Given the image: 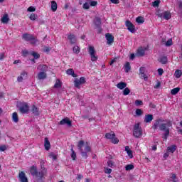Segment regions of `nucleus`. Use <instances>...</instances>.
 I'll return each mask as SVG.
<instances>
[{
  "instance_id": "nucleus-1",
  "label": "nucleus",
  "mask_w": 182,
  "mask_h": 182,
  "mask_svg": "<svg viewBox=\"0 0 182 182\" xmlns=\"http://www.w3.org/2000/svg\"><path fill=\"white\" fill-rule=\"evenodd\" d=\"M173 127V123L171 121H164L163 119H158L154 123L152 126V129L154 130H157L159 129L161 132H164V134L162 136V139L164 140H167V137L170 135V127Z\"/></svg>"
},
{
  "instance_id": "nucleus-2",
  "label": "nucleus",
  "mask_w": 182,
  "mask_h": 182,
  "mask_svg": "<svg viewBox=\"0 0 182 182\" xmlns=\"http://www.w3.org/2000/svg\"><path fill=\"white\" fill-rule=\"evenodd\" d=\"M30 173L33 177H35L36 178H38V180H42L43 178H45L48 174V171L46 170V168L42 166L41 170L38 171V168H36V166H31L30 168Z\"/></svg>"
},
{
  "instance_id": "nucleus-3",
  "label": "nucleus",
  "mask_w": 182,
  "mask_h": 182,
  "mask_svg": "<svg viewBox=\"0 0 182 182\" xmlns=\"http://www.w3.org/2000/svg\"><path fill=\"white\" fill-rule=\"evenodd\" d=\"M77 148L81 153L82 157L83 159H87V153H90V146L88 145H85V141H80L77 144Z\"/></svg>"
},
{
  "instance_id": "nucleus-4",
  "label": "nucleus",
  "mask_w": 182,
  "mask_h": 182,
  "mask_svg": "<svg viewBox=\"0 0 182 182\" xmlns=\"http://www.w3.org/2000/svg\"><path fill=\"white\" fill-rule=\"evenodd\" d=\"M133 136L136 139H140L143 136V129H141L139 124H135L134 125Z\"/></svg>"
},
{
  "instance_id": "nucleus-5",
  "label": "nucleus",
  "mask_w": 182,
  "mask_h": 182,
  "mask_svg": "<svg viewBox=\"0 0 182 182\" xmlns=\"http://www.w3.org/2000/svg\"><path fill=\"white\" fill-rule=\"evenodd\" d=\"M22 38L24 41H26V42H31V45H35V43L38 42V40L36 39L32 34L24 33L23 34Z\"/></svg>"
},
{
  "instance_id": "nucleus-6",
  "label": "nucleus",
  "mask_w": 182,
  "mask_h": 182,
  "mask_svg": "<svg viewBox=\"0 0 182 182\" xmlns=\"http://www.w3.org/2000/svg\"><path fill=\"white\" fill-rule=\"evenodd\" d=\"M105 137L108 140H110V141L112 142L113 144H117L119 143V139L116 137V134H114V132L107 133L105 134Z\"/></svg>"
},
{
  "instance_id": "nucleus-7",
  "label": "nucleus",
  "mask_w": 182,
  "mask_h": 182,
  "mask_svg": "<svg viewBox=\"0 0 182 182\" xmlns=\"http://www.w3.org/2000/svg\"><path fill=\"white\" fill-rule=\"evenodd\" d=\"M84 83H86V78L85 77H80V79L75 78L74 80V86L77 89L80 87V85H84Z\"/></svg>"
},
{
  "instance_id": "nucleus-8",
  "label": "nucleus",
  "mask_w": 182,
  "mask_h": 182,
  "mask_svg": "<svg viewBox=\"0 0 182 182\" xmlns=\"http://www.w3.org/2000/svg\"><path fill=\"white\" fill-rule=\"evenodd\" d=\"M88 52L91 56L92 62H96L97 60V57H96V55H95V53H96V51L95 50V47L89 46Z\"/></svg>"
},
{
  "instance_id": "nucleus-9",
  "label": "nucleus",
  "mask_w": 182,
  "mask_h": 182,
  "mask_svg": "<svg viewBox=\"0 0 182 182\" xmlns=\"http://www.w3.org/2000/svg\"><path fill=\"white\" fill-rule=\"evenodd\" d=\"M19 110L21 113H28L29 112V105L26 102H22L20 104Z\"/></svg>"
},
{
  "instance_id": "nucleus-10",
  "label": "nucleus",
  "mask_w": 182,
  "mask_h": 182,
  "mask_svg": "<svg viewBox=\"0 0 182 182\" xmlns=\"http://www.w3.org/2000/svg\"><path fill=\"white\" fill-rule=\"evenodd\" d=\"M59 124L60 126H64V124H67L68 127H72V121H70L69 118L66 117L60 121Z\"/></svg>"
},
{
  "instance_id": "nucleus-11",
  "label": "nucleus",
  "mask_w": 182,
  "mask_h": 182,
  "mask_svg": "<svg viewBox=\"0 0 182 182\" xmlns=\"http://www.w3.org/2000/svg\"><path fill=\"white\" fill-rule=\"evenodd\" d=\"M125 25L128 31H129L131 33H134V32H136V29L134 28V25H133L132 23L130 22V21H127L125 23Z\"/></svg>"
},
{
  "instance_id": "nucleus-12",
  "label": "nucleus",
  "mask_w": 182,
  "mask_h": 182,
  "mask_svg": "<svg viewBox=\"0 0 182 182\" xmlns=\"http://www.w3.org/2000/svg\"><path fill=\"white\" fill-rule=\"evenodd\" d=\"M18 179L20 182H28V177H26V174L23 171L19 173Z\"/></svg>"
},
{
  "instance_id": "nucleus-13",
  "label": "nucleus",
  "mask_w": 182,
  "mask_h": 182,
  "mask_svg": "<svg viewBox=\"0 0 182 182\" xmlns=\"http://www.w3.org/2000/svg\"><path fill=\"white\" fill-rule=\"evenodd\" d=\"M105 38L107 41V45H112V43H113V42H114V37H113L112 36V34H110V33H107L105 35Z\"/></svg>"
},
{
  "instance_id": "nucleus-14",
  "label": "nucleus",
  "mask_w": 182,
  "mask_h": 182,
  "mask_svg": "<svg viewBox=\"0 0 182 182\" xmlns=\"http://www.w3.org/2000/svg\"><path fill=\"white\" fill-rule=\"evenodd\" d=\"M159 16L160 18H164V19H166V21H168V19L171 18V14L168 11H165L161 14H159Z\"/></svg>"
},
{
  "instance_id": "nucleus-15",
  "label": "nucleus",
  "mask_w": 182,
  "mask_h": 182,
  "mask_svg": "<svg viewBox=\"0 0 182 182\" xmlns=\"http://www.w3.org/2000/svg\"><path fill=\"white\" fill-rule=\"evenodd\" d=\"M153 119H154V117H153V114H149L145 115L144 122L145 123H151V122H153Z\"/></svg>"
},
{
  "instance_id": "nucleus-16",
  "label": "nucleus",
  "mask_w": 182,
  "mask_h": 182,
  "mask_svg": "<svg viewBox=\"0 0 182 182\" xmlns=\"http://www.w3.org/2000/svg\"><path fill=\"white\" fill-rule=\"evenodd\" d=\"M68 38L71 45L76 43V36L75 34H69Z\"/></svg>"
},
{
  "instance_id": "nucleus-17",
  "label": "nucleus",
  "mask_w": 182,
  "mask_h": 182,
  "mask_svg": "<svg viewBox=\"0 0 182 182\" xmlns=\"http://www.w3.org/2000/svg\"><path fill=\"white\" fill-rule=\"evenodd\" d=\"M176 150H177V146L176 145H171L170 146L167 147V151L168 153H174V151H176Z\"/></svg>"
},
{
  "instance_id": "nucleus-18",
  "label": "nucleus",
  "mask_w": 182,
  "mask_h": 182,
  "mask_svg": "<svg viewBox=\"0 0 182 182\" xmlns=\"http://www.w3.org/2000/svg\"><path fill=\"white\" fill-rule=\"evenodd\" d=\"M127 84L126 82H120L117 85V87L120 89V90H123V89H126Z\"/></svg>"
},
{
  "instance_id": "nucleus-19",
  "label": "nucleus",
  "mask_w": 182,
  "mask_h": 182,
  "mask_svg": "<svg viewBox=\"0 0 182 182\" xmlns=\"http://www.w3.org/2000/svg\"><path fill=\"white\" fill-rule=\"evenodd\" d=\"M45 143H44V146L46 150H49L50 149V142H49V139L47 137L45 138Z\"/></svg>"
},
{
  "instance_id": "nucleus-20",
  "label": "nucleus",
  "mask_w": 182,
  "mask_h": 182,
  "mask_svg": "<svg viewBox=\"0 0 182 182\" xmlns=\"http://www.w3.org/2000/svg\"><path fill=\"white\" fill-rule=\"evenodd\" d=\"M38 80H43V79H46V73L40 72L38 74Z\"/></svg>"
},
{
  "instance_id": "nucleus-21",
  "label": "nucleus",
  "mask_w": 182,
  "mask_h": 182,
  "mask_svg": "<svg viewBox=\"0 0 182 182\" xmlns=\"http://www.w3.org/2000/svg\"><path fill=\"white\" fill-rule=\"evenodd\" d=\"M38 70H41V72L46 73L48 70V65H39L37 68Z\"/></svg>"
},
{
  "instance_id": "nucleus-22",
  "label": "nucleus",
  "mask_w": 182,
  "mask_h": 182,
  "mask_svg": "<svg viewBox=\"0 0 182 182\" xmlns=\"http://www.w3.org/2000/svg\"><path fill=\"white\" fill-rule=\"evenodd\" d=\"M31 112L34 114V116H39V109H38V107H36V106L33 105Z\"/></svg>"
},
{
  "instance_id": "nucleus-23",
  "label": "nucleus",
  "mask_w": 182,
  "mask_h": 182,
  "mask_svg": "<svg viewBox=\"0 0 182 182\" xmlns=\"http://www.w3.org/2000/svg\"><path fill=\"white\" fill-rule=\"evenodd\" d=\"M57 9H58V4L56 3V1H51V11H53V12H56Z\"/></svg>"
},
{
  "instance_id": "nucleus-24",
  "label": "nucleus",
  "mask_w": 182,
  "mask_h": 182,
  "mask_svg": "<svg viewBox=\"0 0 182 182\" xmlns=\"http://www.w3.org/2000/svg\"><path fill=\"white\" fill-rule=\"evenodd\" d=\"M94 23L97 26V28H100V25H102V19H100L99 17L95 18L94 20Z\"/></svg>"
},
{
  "instance_id": "nucleus-25",
  "label": "nucleus",
  "mask_w": 182,
  "mask_h": 182,
  "mask_svg": "<svg viewBox=\"0 0 182 182\" xmlns=\"http://www.w3.org/2000/svg\"><path fill=\"white\" fill-rule=\"evenodd\" d=\"M12 120L14 123H18L19 122V117H18V113L14 112L12 114Z\"/></svg>"
},
{
  "instance_id": "nucleus-26",
  "label": "nucleus",
  "mask_w": 182,
  "mask_h": 182,
  "mask_svg": "<svg viewBox=\"0 0 182 182\" xmlns=\"http://www.w3.org/2000/svg\"><path fill=\"white\" fill-rule=\"evenodd\" d=\"M125 151H127L130 159H133V152L130 150V147H129V146H125Z\"/></svg>"
},
{
  "instance_id": "nucleus-27",
  "label": "nucleus",
  "mask_w": 182,
  "mask_h": 182,
  "mask_svg": "<svg viewBox=\"0 0 182 182\" xmlns=\"http://www.w3.org/2000/svg\"><path fill=\"white\" fill-rule=\"evenodd\" d=\"M145 52L146 51L144 50V49H143V48H141L137 50L136 55L137 56H144Z\"/></svg>"
},
{
  "instance_id": "nucleus-28",
  "label": "nucleus",
  "mask_w": 182,
  "mask_h": 182,
  "mask_svg": "<svg viewBox=\"0 0 182 182\" xmlns=\"http://www.w3.org/2000/svg\"><path fill=\"white\" fill-rule=\"evenodd\" d=\"M54 87L55 89H60V87H62V82H60V80H56Z\"/></svg>"
},
{
  "instance_id": "nucleus-29",
  "label": "nucleus",
  "mask_w": 182,
  "mask_h": 182,
  "mask_svg": "<svg viewBox=\"0 0 182 182\" xmlns=\"http://www.w3.org/2000/svg\"><path fill=\"white\" fill-rule=\"evenodd\" d=\"M1 22L2 23H8V22H9V17L8 16V14H5L1 18Z\"/></svg>"
},
{
  "instance_id": "nucleus-30",
  "label": "nucleus",
  "mask_w": 182,
  "mask_h": 182,
  "mask_svg": "<svg viewBox=\"0 0 182 182\" xmlns=\"http://www.w3.org/2000/svg\"><path fill=\"white\" fill-rule=\"evenodd\" d=\"M159 61L162 65H166V63H167V57H166V56L161 57V58H159Z\"/></svg>"
},
{
  "instance_id": "nucleus-31",
  "label": "nucleus",
  "mask_w": 182,
  "mask_h": 182,
  "mask_svg": "<svg viewBox=\"0 0 182 182\" xmlns=\"http://www.w3.org/2000/svg\"><path fill=\"white\" fill-rule=\"evenodd\" d=\"M130 63L127 62L126 63L125 65H124V70L126 72V73H129V72H130Z\"/></svg>"
},
{
  "instance_id": "nucleus-32",
  "label": "nucleus",
  "mask_w": 182,
  "mask_h": 182,
  "mask_svg": "<svg viewBox=\"0 0 182 182\" xmlns=\"http://www.w3.org/2000/svg\"><path fill=\"white\" fill-rule=\"evenodd\" d=\"M73 51L74 53H76V55H78V53H80V48H79L77 46H75L73 48Z\"/></svg>"
},
{
  "instance_id": "nucleus-33",
  "label": "nucleus",
  "mask_w": 182,
  "mask_h": 182,
  "mask_svg": "<svg viewBox=\"0 0 182 182\" xmlns=\"http://www.w3.org/2000/svg\"><path fill=\"white\" fill-rule=\"evenodd\" d=\"M179 92H180V87H176L171 90V94H172L173 95H176Z\"/></svg>"
},
{
  "instance_id": "nucleus-34",
  "label": "nucleus",
  "mask_w": 182,
  "mask_h": 182,
  "mask_svg": "<svg viewBox=\"0 0 182 182\" xmlns=\"http://www.w3.org/2000/svg\"><path fill=\"white\" fill-rule=\"evenodd\" d=\"M26 73L25 72L21 73V76H18L17 77V81L19 82H22V80H23V76H26Z\"/></svg>"
},
{
  "instance_id": "nucleus-35",
  "label": "nucleus",
  "mask_w": 182,
  "mask_h": 182,
  "mask_svg": "<svg viewBox=\"0 0 182 182\" xmlns=\"http://www.w3.org/2000/svg\"><path fill=\"white\" fill-rule=\"evenodd\" d=\"M136 22L137 23H144V18L142 16H139L136 18Z\"/></svg>"
},
{
  "instance_id": "nucleus-36",
  "label": "nucleus",
  "mask_w": 182,
  "mask_h": 182,
  "mask_svg": "<svg viewBox=\"0 0 182 182\" xmlns=\"http://www.w3.org/2000/svg\"><path fill=\"white\" fill-rule=\"evenodd\" d=\"M31 55L33 56L34 59H39L41 58V55L35 51L31 52Z\"/></svg>"
},
{
  "instance_id": "nucleus-37",
  "label": "nucleus",
  "mask_w": 182,
  "mask_h": 182,
  "mask_svg": "<svg viewBox=\"0 0 182 182\" xmlns=\"http://www.w3.org/2000/svg\"><path fill=\"white\" fill-rule=\"evenodd\" d=\"M181 75H182V72L180 70H177L175 72V76L176 77H177V79H180V77H181Z\"/></svg>"
},
{
  "instance_id": "nucleus-38",
  "label": "nucleus",
  "mask_w": 182,
  "mask_h": 182,
  "mask_svg": "<svg viewBox=\"0 0 182 182\" xmlns=\"http://www.w3.org/2000/svg\"><path fill=\"white\" fill-rule=\"evenodd\" d=\"M133 168H134L133 164H128L125 166L126 171H130V170H133Z\"/></svg>"
},
{
  "instance_id": "nucleus-39",
  "label": "nucleus",
  "mask_w": 182,
  "mask_h": 182,
  "mask_svg": "<svg viewBox=\"0 0 182 182\" xmlns=\"http://www.w3.org/2000/svg\"><path fill=\"white\" fill-rule=\"evenodd\" d=\"M129 94H130V89H129V87L124 88V90H123V95L127 96Z\"/></svg>"
},
{
  "instance_id": "nucleus-40",
  "label": "nucleus",
  "mask_w": 182,
  "mask_h": 182,
  "mask_svg": "<svg viewBox=\"0 0 182 182\" xmlns=\"http://www.w3.org/2000/svg\"><path fill=\"white\" fill-rule=\"evenodd\" d=\"M82 8H83V9H90V3H89V2H85V3L82 5Z\"/></svg>"
},
{
  "instance_id": "nucleus-41",
  "label": "nucleus",
  "mask_w": 182,
  "mask_h": 182,
  "mask_svg": "<svg viewBox=\"0 0 182 182\" xmlns=\"http://www.w3.org/2000/svg\"><path fill=\"white\" fill-rule=\"evenodd\" d=\"M38 18V15L35 14H31L30 16L31 21H36Z\"/></svg>"
},
{
  "instance_id": "nucleus-42",
  "label": "nucleus",
  "mask_w": 182,
  "mask_h": 182,
  "mask_svg": "<svg viewBox=\"0 0 182 182\" xmlns=\"http://www.w3.org/2000/svg\"><path fill=\"white\" fill-rule=\"evenodd\" d=\"M135 113L136 116H141V114H143V111L141 109H136Z\"/></svg>"
},
{
  "instance_id": "nucleus-43",
  "label": "nucleus",
  "mask_w": 182,
  "mask_h": 182,
  "mask_svg": "<svg viewBox=\"0 0 182 182\" xmlns=\"http://www.w3.org/2000/svg\"><path fill=\"white\" fill-rule=\"evenodd\" d=\"M71 158L73 159V160H76V152H75V150H73V149H71Z\"/></svg>"
},
{
  "instance_id": "nucleus-44",
  "label": "nucleus",
  "mask_w": 182,
  "mask_h": 182,
  "mask_svg": "<svg viewBox=\"0 0 182 182\" xmlns=\"http://www.w3.org/2000/svg\"><path fill=\"white\" fill-rule=\"evenodd\" d=\"M166 46H171V45H173V39L169 38L166 43Z\"/></svg>"
},
{
  "instance_id": "nucleus-45",
  "label": "nucleus",
  "mask_w": 182,
  "mask_h": 182,
  "mask_svg": "<svg viewBox=\"0 0 182 182\" xmlns=\"http://www.w3.org/2000/svg\"><path fill=\"white\" fill-rule=\"evenodd\" d=\"M160 5V0H156L153 2V6L154 8H156V6H159Z\"/></svg>"
},
{
  "instance_id": "nucleus-46",
  "label": "nucleus",
  "mask_w": 182,
  "mask_h": 182,
  "mask_svg": "<svg viewBox=\"0 0 182 182\" xmlns=\"http://www.w3.org/2000/svg\"><path fill=\"white\" fill-rule=\"evenodd\" d=\"M140 76H141V79H144L146 82L149 79V77L146 76L145 73L141 74Z\"/></svg>"
},
{
  "instance_id": "nucleus-47",
  "label": "nucleus",
  "mask_w": 182,
  "mask_h": 182,
  "mask_svg": "<svg viewBox=\"0 0 182 182\" xmlns=\"http://www.w3.org/2000/svg\"><path fill=\"white\" fill-rule=\"evenodd\" d=\"M135 105L136 106H141V105H143V101L137 100L135 101Z\"/></svg>"
},
{
  "instance_id": "nucleus-48",
  "label": "nucleus",
  "mask_w": 182,
  "mask_h": 182,
  "mask_svg": "<svg viewBox=\"0 0 182 182\" xmlns=\"http://www.w3.org/2000/svg\"><path fill=\"white\" fill-rule=\"evenodd\" d=\"M146 72V68L141 67L139 68V75H142V73H144Z\"/></svg>"
},
{
  "instance_id": "nucleus-49",
  "label": "nucleus",
  "mask_w": 182,
  "mask_h": 182,
  "mask_svg": "<svg viewBox=\"0 0 182 182\" xmlns=\"http://www.w3.org/2000/svg\"><path fill=\"white\" fill-rule=\"evenodd\" d=\"M27 11L28 12H35V11H36V9H35V7L33 6H30L28 8Z\"/></svg>"
},
{
  "instance_id": "nucleus-50",
  "label": "nucleus",
  "mask_w": 182,
  "mask_h": 182,
  "mask_svg": "<svg viewBox=\"0 0 182 182\" xmlns=\"http://www.w3.org/2000/svg\"><path fill=\"white\" fill-rule=\"evenodd\" d=\"M97 5V1H92L90 2V6H96Z\"/></svg>"
},
{
  "instance_id": "nucleus-51",
  "label": "nucleus",
  "mask_w": 182,
  "mask_h": 182,
  "mask_svg": "<svg viewBox=\"0 0 182 182\" xmlns=\"http://www.w3.org/2000/svg\"><path fill=\"white\" fill-rule=\"evenodd\" d=\"M28 54H29V51H28V50H23L22 51V55L24 56V57H26L27 55H28Z\"/></svg>"
},
{
  "instance_id": "nucleus-52",
  "label": "nucleus",
  "mask_w": 182,
  "mask_h": 182,
  "mask_svg": "<svg viewBox=\"0 0 182 182\" xmlns=\"http://www.w3.org/2000/svg\"><path fill=\"white\" fill-rule=\"evenodd\" d=\"M177 4L180 9H182V0H176Z\"/></svg>"
},
{
  "instance_id": "nucleus-53",
  "label": "nucleus",
  "mask_w": 182,
  "mask_h": 182,
  "mask_svg": "<svg viewBox=\"0 0 182 182\" xmlns=\"http://www.w3.org/2000/svg\"><path fill=\"white\" fill-rule=\"evenodd\" d=\"M73 69H68L67 70L66 73H67V75H72L73 74Z\"/></svg>"
},
{
  "instance_id": "nucleus-54",
  "label": "nucleus",
  "mask_w": 182,
  "mask_h": 182,
  "mask_svg": "<svg viewBox=\"0 0 182 182\" xmlns=\"http://www.w3.org/2000/svg\"><path fill=\"white\" fill-rule=\"evenodd\" d=\"M43 52H46V53H49L50 52V48L45 47L43 49Z\"/></svg>"
},
{
  "instance_id": "nucleus-55",
  "label": "nucleus",
  "mask_w": 182,
  "mask_h": 182,
  "mask_svg": "<svg viewBox=\"0 0 182 182\" xmlns=\"http://www.w3.org/2000/svg\"><path fill=\"white\" fill-rule=\"evenodd\" d=\"M107 166H109V167H112L113 166H114V164H113V161H107Z\"/></svg>"
},
{
  "instance_id": "nucleus-56",
  "label": "nucleus",
  "mask_w": 182,
  "mask_h": 182,
  "mask_svg": "<svg viewBox=\"0 0 182 182\" xmlns=\"http://www.w3.org/2000/svg\"><path fill=\"white\" fill-rule=\"evenodd\" d=\"M6 150V145H2L0 146V151H5Z\"/></svg>"
},
{
  "instance_id": "nucleus-57",
  "label": "nucleus",
  "mask_w": 182,
  "mask_h": 182,
  "mask_svg": "<svg viewBox=\"0 0 182 182\" xmlns=\"http://www.w3.org/2000/svg\"><path fill=\"white\" fill-rule=\"evenodd\" d=\"M158 73H159V76H161V75H163V73H164V70H163V69H161V68H159Z\"/></svg>"
},
{
  "instance_id": "nucleus-58",
  "label": "nucleus",
  "mask_w": 182,
  "mask_h": 182,
  "mask_svg": "<svg viewBox=\"0 0 182 182\" xmlns=\"http://www.w3.org/2000/svg\"><path fill=\"white\" fill-rule=\"evenodd\" d=\"M168 156H170V152L167 151V152L164 154V159H167V157H168Z\"/></svg>"
},
{
  "instance_id": "nucleus-59",
  "label": "nucleus",
  "mask_w": 182,
  "mask_h": 182,
  "mask_svg": "<svg viewBox=\"0 0 182 182\" xmlns=\"http://www.w3.org/2000/svg\"><path fill=\"white\" fill-rule=\"evenodd\" d=\"M105 174H110L112 173V169L111 168H107L105 171Z\"/></svg>"
},
{
  "instance_id": "nucleus-60",
  "label": "nucleus",
  "mask_w": 182,
  "mask_h": 182,
  "mask_svg": "<svg viewBox=\"0 0 182 182\" xmlns=\"http://www.w3.org/2000/svg\"><path fill=\"white\" fill-rule=\"evenodd\" d=\"M110 1L112 2V4H119L120 1L119 0H110Z\"/></svg>"
},
{
  "instance_id": "nucleus-61",
  "label": "nucleus",
  "mask_w": 182,
  "mask_h": 182,
  "mask_svg": "<svg viewBox=\"0 0 182 182\" xmlns=\"http://www.w3.org/2000/svg\"><path fill=\"white\" fill-rule=\"evenodd\" d=\"M82 178H83V176L78 174V176H77V180H79V181H80V180H82Z\"/></svg>"
},
{
  "instance_id": "nucleus-62",
  "label": "nucleus",
  "mask_w": 182,
  "mask_h": 182,
  "mask_svg": "<svg viewBox=\"0 0 182 182\" xmlns=\"http://www.w3.org/2000/svg\"><path fill=\"white\" fill-rule=\"evenodd\" d=\"M5 58V54L4 53H1L0 54V60H3V59Z\"/></svg>"
},
{
  "instance_id": "nucleus-63",
  "label": "nucleus",
  "mask_w": 182,
  "mask_h": 182,
  "mask_svg": "<svg viewBox=\"0 0 182 182\" xmlns=\"http://www.w3.org/2000/svg\"><path fill=\"white\" fill-rule=\"evenodd\" d=\"M160 82H158L156 85L154 86V89H159V87L161 86Z\"/></svg>"
},
{
  "instance_id": "nucleus-64",
  "label": "nucleus",
  "mask_w": 182,
  "mask_h": 182,
  "mask_svg": "<svg viewBox=\"0 0 182 182\" xmlns=\"http://www.w3.org/2000/svg\"><path fill=\"white\" fill-rule=\"evenodd\" d=\"M116 60H117V58H114L113 60H112L111 62L109 63L110 66H112V65H113V63H114Z\"/></svg>"
}]
</instances>
